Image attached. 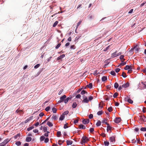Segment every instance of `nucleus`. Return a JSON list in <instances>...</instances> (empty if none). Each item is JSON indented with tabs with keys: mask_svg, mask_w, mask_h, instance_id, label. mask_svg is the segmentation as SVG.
Wrapping results in <instances>:
<instances>
[{
	"mask_svg": "<svg viewBox=\"0 0 146 146\" xmlns=\"http://www.w3.org/2000/svg\"><path fill=\"white\" fill-rule=\"evenodd\" d=\"M86 93L87 94V92L84 90H83L81 92V94L82 95Z\"/></svg>",
	"mask_w": 146,
	"mask_h": 146,
	"instance_id": "32",
	"label": "nucleus"
},
{
	"mask_svg": "<svg viewBox=\"0 0 146 146\" xmlns=\"http://www.w3.org/2000/svg\"><path fill=\"white\" fill-rule=\"evenodd\" d=\"M44 142L45 143H47L49 141V139L48 138H46L44 139Z\"/></svg>",
	"mask_w": 146,
	"mask_h": 146,
	"instance_id": "45",
	"label": "nucleus"
},
{
	"mask_svg": "<svg viewBox=\"0 0 146 146\" xmlns=\"http://www.w3.org/2000/svg\"><path fill=\"white\" fill-rule=\"evenodd\" d=\"M47 125L50 127H52L53 126V124L51 123L49 121H48L47 122Z\"/></svg>",
	"mask_w": 146,
	"mask_h": 146,
	"instance_id": "21",
	"label": "nucleus"
},
{
	"mask_svg": "<svg viewBox=\"0 0 146 146\" xmlns=\"http://www.w3.org/2000/svg\"><path fill=\"white\" fill-rule=\"evenodd\" d=\"M61 45V44L60 43H59L58 44V45L56 46V48L58 49L60 47Z\"/></svg>",
	"mask_w": 146,
	"mask_h": 146,
	"instance_id": "54",
	"label": "nucleus"
},
{
	"mask_svg": "<svg viewBox=\"0 0 146 146\" xmlns=\"http://www.w3.org/2000/svg\"><path fill=\"white\" fill-rule=\"evenodd\" d=\"M77 106V104L75 102H74L73 103L72 105V107L73 108H75Z\"/></svg>",
	"mask_w": 146,
	"mask_h": 146,
	"instance_id": "23",
	"label": "nucleus"
},
{
	"mask_svg": "<svg viewBox=\"0 0 146 146\" xmlns=\"http://www.w3.org/2000/svg\"><path fill=\"white\" fill-rule=\"evenodd\" d=\"M70 99V98L69 97L66 98L64 100V103L66 104V103Z\"/></svg>",
	"mask_w": 146,
	"mask_h": 146,
	"instance_id": "28",
	"label": "nucleus"
},
{
	"mask_svg": "<svg viewBox=\"0 0 146 146\" xmlns=\"http://www.w3.org/2000/svg\"><path fill=\"white\" fill-rule=\"evenodd\" d=\"M108 120L104 119L102 121V123H104L105 122H107Z\"/></svg>",
	"mask_w": 146,
	"mask_h": 146,
	"instance_id": "59",
	"label": "nucleus"
},
{
	"mask_svg": "<svg viewBox=\"0 0 146 146\" xmlns=\"http://www.w3.org/2000/svg\"><path fill=\"white\" fill-rule=\"evenodd\" d=\"M65 56V55L64 54H62V55H60V56L58 57L57 58V60H60L64 57Z\"/></svg>",
	"mask_w": 146,
	"mask_h": 146,
	"instance_id": "10",
	"label": "nucleus"
},
{
	"mask_svg": "<svg viewBox=\"0 0 146 146\" xmlns=\"http://www.w3.org/2000/svg\"><path fill=\"white\" fill-rule=\"evenodd\" d=\"M82 22V21H80L77 24V25L76 27V29L78 28V27L81 24V23Z\"/></svg>",
	"mask_w": 146,
	"mask_h": 146,
	"instance_id": "56",
	"label": "nucleus"
},
{
	"mask_svg": "<svg viewBox=\"0 0 146 146\" xmlns=\"http://www.w3.org/2000/svg\"><path fill=\"white\" fill-rule=\"evenodd\" d=\"M43 130L44 131V132H46V131H47V127H43Z\"/></svg>",
	"mask_w": 146,
	"mask_h": 146,
	"instance_id": "49",
	"label": "nucleus"
},
{
	"mask_svg": "<svg viewBox=\"0 0 146 146\" xmlns=\"http://www.w3.org/2000/svg\"><path fill=\"white\" fill-rule=\"evenodd\" d=\"M90 122V120L88 119H84L83 121L82 122L83 123L85 124L88 123Z\"/></svg>",
	"mask_w": 146,
	"mask_h": 146,
	"instance_id": "6",
	"label": "nucleus"
},
{
	"mask_svg": "<svg viewBox=\"0 0 146 146\" xmlns=\"http://www.w3.org/2000/svg\"><path fill=\"white\" fill-rule=\"evenodd\" d=\"M76 48V46L74 45H71L70 47V49H74Z\"/></svg>",
	"mask_w": 146,
	"mask_h": 146,
	"instance_id": "39",
	"label": "nucleus"
},
{
	"mask_svg": "<svg viewBox=\"0 0 146 146\" xmlns=\"http://www.w3.org/2000/svg\"><path fill=\"white\" fill-rule=\"evenodd\" d=\"M125 100L127 102L130 104H132L133 102V101L130 99L129 96H127L125 98Z\"/></svg>",
	"mask_w": 146,
	"mask_h": 146,
	"instance_id": "3",
	"label": "nucleus"
},
{
	"mask_svg": "<svg viewBox=\"0 0 146 146\" xmlns=\"http://www.w3.org/2000/svg\"><path fill=\"white\" fill-rule=\"evenodd\" d=\"M104 145L106 146H108L109 145V143L108 141H105L104 142Z\"/></svg>",
	"mask_w": 146,
	"mask_h": 146,
	"instance_id": "33",
	"label": "nucleus"
},
{
	"mask_svg": "<svg viewBox=\"0 0 146 146\" xmlns=\"http://www.w3.org/2000/svg\"><path fill=\"white\" fill-rule=\"evenodd\" d=\"M101 125V122L100 120H98L96 123V125L98 126Z\"/></svg>",
	"mask_w": 146,
	"mask_h": 146,
	"instance_id": "24",
	"label": "nucleus"
},
{
	"mask_svg": "<svg viewBox=\"0 0 146 146\" xmlns=\"http://www.w3.org/2000/svg\"><path fill=\"white\" fill-rule=\"evenodd\" d=\"M103 108L102 104L100 103L99 104V110H101Z\"/></svg>",
	"mask_w": 146,
	"mask_h": 146,
	"instance_id": "22",
	"label": "nucleus"
},
{
	"mask_svg": "<svg viewBox=\"0 0 146 146\" xmlns=\"http://www.w3.org/2000/svg\"><path fill=\"white\" fill-rule=\"evenodd\" d=\"M58 22L57 21H55L53 24V27H55L58 24Z\"/></svg>",
	"mask_w": 146,
	"mask_h": 146,
	"instance_id": "30",
	"label": "nucleus"
},
{
	"mask_svg": "<svg viewBox=\"0 0 146 146\" xmlns=\"http://www.w3.org/2000/svg\"><path fill=\"white\" fill-rule=\"evenodd\" d=\"M45 139V137L44 135H42L40 136V141H43Z\"/></svg>",
	"mask_w": 146,
	"mask_h": 146,
	"instance_id": "20",
	"label": "nucleus"
},
{
	"mask_svg": "<svg viewBox=\"0 0 146 146\" xmlns=\"http://www.w3.org/2000/svg\"><path fill=\"white\" fill-rule=\"evenodd\" d=\"M140 130L142 131H146V127H142L141 128Z\"/></svg>",
	"mask_w": 146,
	"mask_h": 146,
	"instance_id": "47",
	"label": "nucleus"
},
{
	"mask_svg": "<svg viewBox=\"0 0 146 146\" xmlns=\"http://www.w3.org/2000/svg\"><path fill=\"white\" fill-rule=\"evenodd\" d=\"M116 136L115 135H114L110 137V141L111 142H115V138Z\"/></svg>",
	"mask_w": 146,
	"mask_h": 146,
	"instance_id": "4",
	"label": "nucleus"
},
{
	"mask_svg": "<svg viewBox=\"0 0 146 146\" xmlns=\"http://www.w3.org/2000/svg\"><path fill=\"white\" fill-rule=\"evenodd\" d=\"M111 127L109 125H108L107 127V131H108L109 130H110L111 132Z\"/></svg>",
	"mask_w": 146,
	"mask_h": 146,
	"instance_id": "29",
	"label": "nucleus"
},
{
	"mask_svg": "<svg viewBox=\"0 0 146 146\" xmlns=\"http://www.w3.org/2000/svg\"><path fill=\"white\" fill-rule=\"evenodd\" d=\"M69 113V111L68 110L66 111H64L63 113L62 114L64 115L68 114Z\"/></svg>",
	"mask_w": 146,
	"mask_h": 146,
	"instance_id": "36",
	"label": "nucleus"
},
{
	"mask_svg": "<svg viewBox=\"0 0 146 146\" xmlns=\"http://www.w3.org/2000/svg\"><path fill=\"white\" fill-rule=\"evenodd\" d=\"M44 115V114L42 112H41L39 114V116L40 117H42V116H43Z\"/></svg>",
	"mask_w": 146,
	"mask_h": 146,
	"instance_id": "63",
	"label": "nucleus"
},
{
	"mask_svg": "<svg viewBox=\"0 0 146 146\" xmlns=\"http://www.w3.org/2000/svg\"><path fill=\"white\" fill-rule=\"evenodd\" d=\"M61 135V133L60 131H58L57 132V136L58 137H60Z\"/></svg>",
	"mask_w": 146,
	"mask_h": 146,
	"instance_id": "40",
	"label": "nucleus"
},
{
	"mask_svg": "<svg viewBox=\"0 0 146 146\" xmlns=\"http://www.w3.org/2000/svg\"><path fill=\"white\" fill-rule=\"evenodd\" d=\"M89 102V100H88L87 98L84 99L82 101V102L86 103H88Z\"/></svg>",
	"mask_w": 146,
	"mask_h": 146,
	"instance_id": "13",
	"label": "nucleus"
},
{
	"mask_svg": "<svg viewBox=\"0 0 146 146\" xmlns=\"http://www.w3.org/2000/svg\"><path fill=\"white\" fill-rule=\"evenodd\" d=\"M108 110L110 112H111L113 110L112 107H110L108 109Z\"/></svg>",
	"mask_w": 146,
	"mask_h": 146,
	"instance_id": "37",
	"label": "nucleus"
},
{
	"mask_svg": "<svg viewBox=\"0 0 146 146\" xmlns=\"http://www.w3.org/2000/svg\"><path fill=\"white\" fill-rule=\"evenodd\" d=\"M110 74H111V75L113 76H115L116 74V73L115 71H111L110 72Z\"/></svg>",
	"mask_w": 146,
	"mask_h": 146,
	"instance_id": "43",
	"label": "nucleus"
},
{
	"mask_svg": "<svg viewBox=\"0 0 146 146\" xmlns=\"http://www.w3.org/2000/svg\"><path fill=\"white\" fill-rule=\"evenodd\" d=\"M81 141L82 143H85L86 141H89L88 138L86 136H83L81 139Z\"/></svg>",
	"mask_w": 146,
	"mask_h": 146,
	"instance_id": "1",
	"label": "nucleus"
},
{
	"mask_svg": "<svg viewBox=\"0 0 146 146\" xmlns=\"http://www.w3.org/2000/svg\"><path fill=\"white\" fill-rule=\"evenodd\" d=\"M121 120V118L116 117L114 120V122L117 123H118L120 122Z\"/></svg>",
	"mask_w": 146,
	"mask_h": 146,
	"instance_id": "5",
	"label": "nucleus"
},
{
	"mask_svg": "<svg viewBox=\"0 0 146 146\" xmlns=\"http://www.w3.org/2000/svg\"><path fill=\"white\" fill-rule=\"evenodd\" d=\"M118 86H119V85H118V84L117 82H115V83L114 85V88H115L117 89L118 88Z\"/></svg>",
	"mask_w": 146,
	"mask_h": 146,
	"instance_id": "27",
	"label": "nucleus"
},
{
	"mask_svg": "<svg viewBox=\"0 0 146 146\" xmlns=\"http://www.w3.org/2000/svg\"><path fill=\"white\" fill-rule=\"evenodd\" d=\"M90 133H92L94 131V128H91L89 130Z\"/></svg>",
	"mask_w": 146,
	"mask_h": 146,
	"instance_id": "55",
	"label": "nucleus"
},
{
	"mask_svg": "<svg viewBox=\"0 0 146 146\" xmlns=\"http://www.w3.org/2000/svg\"><path fill=\"white\" fill-rule=\"evenodd\" d=\"M129 66L128 65H127L124 68V69L125 70H127L129 69Z\"/></svg>",
	"mask_w": 146,
	"mask_h": 146,
	"instance_id": "53",
	"label": "nucleus"
},
{
	"mask_svg": "<svg viewBox=\"0 0 146 146\" xmlns=\"http://www.w3.org/2000/svg\"><path fill=\"white\" fill-rule=\"evenodd\" d=\"M50 108V106H48L46 108L45 110L46 111H48L49 110Z\"/></svg>",
	"mask_w": 146,
	"mask_h": 146,
	"instance_id": "48",
	"label": "nucleus"
},
{
	"mask_svg": "<svg viewBox=\"0 0 146 146\" xmlns=\"http://www.w3.org/2000/svg\"><path fill=\"white\" fill-rule=\"evenodd\" d=\"M105 98L106 100H109L110 98V97H108L107 95L105 96Z\"/></svg>",
	"mask_w": 146,
	"mask_h": 146,
	"instance_id": "51",
	"label": "nucleus"
},
{
	"mask_svg": "<svg viewBox=\"0 0 146 146\" xmlns=\"http://www.w3.org/2000/svg\"><path fill=\"white\" fill-rule=\"evenodd\" d=\"M33 116H31L30 117H29V118H28L27 119H26L25 121V123H27V122H28L29 121H30L33 118Z\"/></svg>",
	"mask_w": 146,
	"mask_h": 146,
	"instance_id": "11",
	"label": "nucleus"
},
{
	"mask_svg": "<svg viewBox=\"0 0 146 146\" xmlns=\"http://www.w3.org/2000/svg\"><path fill=\"white\" fill-rule=\"evenodd\" d=\"M10 140H9L8 139H7L5 140L3 142L1 143V144L2 145H5Z\"/></svg>",
	"mask_w": 146,
	"mask_h": 146,
	"instance_id": "7",
	"label": "nucleus"
},
{
	"mask_svg": "<svg viewBox=\"0 0 146 146\" xmlns=\"http://www.w3.org/2000/svg\"><path fill=\"white\" fill-rule=\"evenodd\" d=\"M66 97L65 95H64L61 96L60 98V100L58 102V103H60L64 102V100L65 98H66Z\"/></svg>",
	"mask_w": 146,
	"mask_h": 146,
	"instance_id": "2",
	"label": "nucleus"
},
{
	"mask_svg": "<svg viewBox=\"0 0 146 146\" xmlns=\"http://www.w3.org/2000/svg\"><path fill=\"white\" fill-rule=\"evenodd\" d=\"M126 64V62H122L118 66H119L120 65L123 66L124 65Z\"/></svg>",
	"mask_w": 146,
	"mask_h": 146,
	"instance_id": "41",
	"label": "nucleus"
},
{
	"mask_svg": "<svg viewBox=\"0 0 146 146\" xmlns=\"http://www.w3.org/2000/svg\"><path fill=\"white\" fill-rule=\"evenodd\" d=\"M34 128V127L33 126H31V127H29L27 129V130L28 131H29L31 129H33Z\"/></svg>",
	"mask_w": 146,
	"mask_h": 146,
	"instance_id": "46",
	"label": "nucleus"
},
{
	"mask_svg": "<svg viewBox=\"0 0 146 146\" xmlns=\"http://www.w3.org/2000/svg\"><path fill=\"white\" fill-rule=\"evenodd\" d=\"M32 139V138L31 137H27L26 138V141L27 142H30V141Z\"/></svg>",
	"mask_w": 146,
	"mask_h": 146,
	"instance_id": "17",
	"label": "nucleus"
},
{
	"mask_svg": "<svg viewBox=\"0 0 146 146\" xmlns=\"http://www.w3.org/2000/svg\"><path fill=\"white\" fill-rule=\"evenodd\" d=\"M146 3V1L144 3H142V4H141L140 6V7H142Z\"/></svg>",
	"mask_w": 146,
	"mask_h": 146,
	"instance_id": "64",
	"label": "nucleus"
},
{
	"mask_svg": "<svg viewBox=\"0 0 146 146\" xmlns=\"http://www.w3.org/2000/svg\"><path fill=\"white\" fill-rule=\"evenodd\" d=\"M117 52V51L116 50L115 52L111 54V57L114 58L117 56L116 53Z\"/></svg>",
	"mask_w": 146,
	"mask_h": 146,
	"instance_id": "9",
	"label": "nucleus"
},
{
	"mask_svg": "<svg viewBox=\"0 0 146 146\" xmlns=\"http://www.w3.org/2000/svg\"><path fill=\"white\" fill-rule=\"evenodd\" d=\"M87 86L90 89H91L92 87V83H90Z\"/></svg>",
	"mask_w": 146,
	"mask_h": 146,
	"instance_id": "25",
	"label": "nucleus"
},
{
	"mask_svg": "<svg viewBox=\"0 0 146 146\" xmlns=\"http://www.w3.org/2000/svg\"><path fill=\"white\" fill-rule=\"evenodd\" d=\"M63 143V142L61 140H59L58 141V144L60 145H61Z\"/></svg>",
	"mask_w": 146,
	"mask_h": 146,
	"instance_id": "58",
	"label": "nucleus"
},
{
	"mask_svg": "<svg viewBox=\"0 0 146 146\" xmlns=\"http://www.w3.org/2000/svg\"><path fill=\"white\" fill-rule=\"evenodd\" d=\"M102 81H105L107 80V77L106 76H103L102 77Z\"/></svg>",
	"mask_w": 146,
	"mask_h": 146,
	"instance_id": "19",
	"label": "nucleus"
},
{
	"mask_svg": "<svg viewBox=\"0 0 146 146\" xmlns=\"http://www.w3.org/2000/svg\"><path fill=\"white\" fill-rule=\"evenodd\" d=\"M79 126L80 128H81L83 129H84L86 128L85 126L82 124L79 125Z\"/></svg>",
	"mask_w": 146,
	"mask_h": 146,
	"instance_id": "18",
	"label": "nucleus"
},
{
	"mask_svg": "<svg viewBox=\"0 0 146 146\" xmlns=\"http://www.w3.org/2000/svg\"><path fill=\"white\" fill-rule=\"evenodd\" d=\"M129 82H127L125 84H123L122 85V87L124 88H127L129 86Z\"/></svg>",
	"mask_w": 146,
	"mask_h": 146,
	"instance_id": "8",
	"label": "nucleus"
},
{
	"mask_svg": "<svg viewBox=\"0 0 146 146\" xmlns=\"http://www.w3.org/2000/svg\"><path fill=\"white\" fill-rule=\"evenodd\" d=\"M65 118V116L63 115L62 114L61 115L60 117L59 118V120L61 121L63 120Z\"/></svg>",
	"mask_w": 146,
	"mask_h": 146,
	"instance_id": "15",
	"label": "nucleus"
},
{
	"mask_svg": "<svg viewBox=\"0 0 146 146\" xmlns=\"http://www.w3.org/2000/svg\"><path fill=\"white\" fill-rule=\"evenodd\" d=\"M81 97V96L80 95V94H78L76 96V98H80Z\"/></svg>",
	"mask_w": 146,
	"mask_h": 146,
	"instance_id": "57",
	"label": "nucleus"
},
{
	"mask_svg": "<svg viewBox=\"0 0 146 146\" xmlns=\"http://www.w3.org/2000/svg\"><path fill=\"white\" fill-rule=\"evenodd\" d=\"M124 55H121L120 57L119 58L121 60L122 62H124L125 60V59L124 58Z\"/></svg>",
	"mask_w": 146,
	"mask_h": 146,
	"instance_id": "12",
	"label": "nucleus"
},
{
	"mask_svg": "<svg viewBox=\"0 0 146 146\" xmlns=\"http://www.w3.org/2000/svg\"><path fill=\"white\" fill-rule=\"evenodd\" d=\"M93 115L92 114H90L89 116V118L90 119H91L93 117Z\"/></svg>",
	"mask_w": 146,
	"mask_h": 146,
	"instance_id": "61",
	"label": "nucleus"
},
{
	"mask_svg": "<svg viewBox=\"0 0 146 146\" xmlns=\"http://www.w3.org/2000/svg\"><path fill=\"white\" fill-rule=\"evenodd\" d=\"M73 143L72 141L70 140H67L66 143L67 145H71Z\"/></svg>",
	"mask_w": 146,
	"mask_h": 146,
	"instance_id": "14",
	"label": "nucleus"
},
{
	"mask_svg": "<svg viewBox=\"0 0 146 146\" xmlns=\"http://www.w3.org/2000/svg\"><path fill=\"white\" fill-rule=\"evenodd\" d=\"M40 64H38L35 66L34 68L35 69H36L38 68V67H39L40 66Z\"/></svg>",
	"mask_w": 146,
	"mask_h": 146,
	"instance_id": "52",
	"label": "nucleus"
},
{
	"mask_svg": "<svg viewBox=\"0 0 146 146\" xmlns=\"http://www.w3.org/2000/svg\"><path fill=\"white\" fill-rule=\"evenodd\" d=\"M110 46V45H109V46H108L106 48H105L104 49V51H107L109 49Z\"/></svg>",
	"mask_w": 146,
	"mask_h": 146,
	"instance_id": "60",
	"label": "nucleus"
},
{
	"mask_svg": "<svg viewBox=\"0 0 146 146\" xmlns=\"http://www.w3.org/2000/svg\"><path fill=\"white\" fill-rule=\"evenodd\" d=\"M15 144L17 146H19L21 145V143L20 141H17L16 142Z\"/></svg>",
	"mask_w": 146,
	"mask_h": 146,
	"instance_id": "35",
	"label": "nucleus"
},
{
	"mask_svg": "<svg viewBox=\"0 0 146 146\" xmlns=\"http://www.w3.org/2000/svg\"><path fill=\"white\" fill-rule=\"evenodd\" d=\"M93 98L92 96H90L89 98V101H91L92 100H93Z\"/></svg>",
	"mask_w": 146,
	"mask_h": 146,
	"instance_id": "62",
	"label": "nucleus"
},
{
	"mask_svg": "<svg viewBox=\"0 0 146 146\" xmlns=\"http://www.w3.org/2000/svg\"><path fill=\"white\" fill-rule=\"evenodd\" d=\"M20 136H21L20 134V133L17 134V135H16L15 136H14V138L15 139H17L18 137H20Z\"/></svg>",
	"mask_w": 146,
	"mask_h": 146,
	"instance_id": "26",
	"label": "nucleus"
},
{
	"mask_svg": "<svg viewBox=\"0 0 146 146\" xmlns=\"http://www.w3.org/2000/svg\"><path fill=\"white\" fill-rule=\"evenodd\" d=\"M121 76L124 78H125L127 76L126 73L124 72H122Z\"/></svg>",
	"mask_w": 146,
	"mask_h": 146,
	"instance_id": "38",
	"label": "nucleus"
},
{
	"mask_svg": "<svg viewBox=\"0 0 146 146\" xmlns=\"http://www.w3.org/2000/svg\"><path fill=\"white\" fill-rule=\"evenodd\" d=\"M118 95V93L117 92L115 93L113 95V97L114 98L116 97Z\"/></svg>",
	"mask_w": 146,
	"mask_h": 146,
	"instance_id": "50",
	"label": "nucleus"
},
{
	"mask_svg": "<svg viewBox=\"0 0 146 146\" xmlns=\"http://www.w3.org/2000/svg\"><path fill=\"white\" fill-rule=\"evenodd\" d=\"M145 118V117L144 116H141L140 117V119L141 120L144 121Z\"/></svg>",
	"mask_w": 146,
	"mask_h": 146,
	"instance_id": "44",
	"label": "nucleus"
},
{
	"mask_svg": "<svg viewBox=\"0 0 146 146\" xmlns=\"http://www.w3.org/2000/svg\"><path fill=\"white\" fill-rule=\"evenodd\" d=\"M52 110L53 113H55L56 112L57 109L55 108H53L52 109Z\"/></svg>",
	"mask_w": 146,
	"mask_h": 146,
	"instance_id": "42",
	"label": "nucleus"
},
{
	"mask_svg": "<svg viewBox=\"0 0 146 146\" xmlns=\"http://www.w3.org/2000/svg\"><path fill=\"white\" fill-rule=\"evenodd\" d=\"M58 117V116H57L56 115L54 114L53 115L52 118L54 120H56L57 119Z\"/></svg>",
	"mask_w": 146,
	"mask_h": 146,
	"instance_id": "16",
	"label": "nucleus"
},
{
	"mask_svg": "<svg viewBox=\"0 0 146 146\" xmlns=\"http://www.w3.org/2000/svg\"><path fill=\"white\" fill-rule=\"evenodd\" d=\"M103 113V111H98L97 112V114L98 115H101Z\"/></svg>",
	"mask_w": 146,
	"mask_h": 146,
	"instance_id": "31",
	"label": "nucleus"
},
{
	"mask_svg": "<svg viewBox=\"0 0 146 146\" xmlns=\"http://www.w3.org/2000/svg\"><path fill=\"white\" fill-rule=\"evenodd\" d=\"M99 74H100V73L99 72L98 73V71L97 70H96L94 71L93 73V74L94 75H97Z\"/></svg>",
	"mask_w": 146,
	"mask_h": 146,
	"instance_id": "34",
	"label": "nucleus"
}]
</instances>
